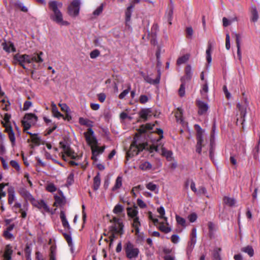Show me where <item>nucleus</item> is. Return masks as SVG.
Listing matches in <instances>:
<instances>
[{
	"label": "nucleus",
	"mask_w": 260,
	"mask_h": 260,
	"mask_svg": "<svg viewBox=\"0 0 260 260\" xmlns=\"http://www.w3.org/2000/svg\"><path fill=\"white\" fill-rule=\"evenodd\" d=\"M236 21H237V18L236 17L232 18L229 20L226 17H223L222 18L223 25L224 27H227L228 26L230 25L233 22Z\"/></svg>",
	"instance_id": "obj_32"
},
{
	"label": "nucleus",
	"mask_w": 260,
	"mask_h": 260,
	"mask_svg": "<svg viewBox=\"0 0 260 260\" xmlns=\"http://www.w3.org/2000/svg\"><path fill=\"white\" fill-rule=\"evenodd\" d=\"M103 10V4H102L100 6H99L93 12V14L94 15L98 16L99 15Z\"/></svg>",
	"instance_id": "obj_61"
},
{
	"label": "nucleus",
	"mask_w": 260,
	"mask_h": 260,
	"mask_svg": "<svg viewBox=\"0 0 260 260\" xmlns=\"http://www.w3.org/2000/svg\"><path fill=\"white\" fill-rule=\"evenodd\" d=\"M208 226L209 229V235L210 238H212L214 237V232L216 230L215 225L211 222H209L208 223Z\"/></svg>",
	"instance_id": "obj_29"
},
{
	"label": "nucleus",
	"mask_w": 260,
	"mask_h": 260,
	"mask_svg": "<svg viewBox=\"0 0 260 260\" xmlns=\"http://www.w3.org/2000/svg\"><path fill=\"white\" fill-rule=\"evenodd\" d=\"M122 177L121 176H118L116 180L115 184L113 187L112 189L114 190L119 188L122 185Z\"/></svg>",
	"instance_id": "obj_41"
},
{
	"label": "nucleus",
	"mask_w": 260,
	"mask_h": 260,
	"mask_svg": "<svg viewBox=\"0 0 260 260\" xmlns=\"http://www.w3.org/2000/svg\"><path fill=\"white\" fill-rule=\"evenodd\" d=\"M251 14V20L253 22H256L258 19V15L255 7H252Z\"/></svg>",
	"instance_id": "obj_28"
},
{
	"label": "nucleus",
	"mask_w": 260,
	"mask_h": 260,
	"mask_svg": "<svg viewBox=\"0 0 260 260\" xmlns=\"http://www.w3.org/2000/svg\"><path fill=\"white\" fill-rule=\"evenodd\" d=\"M176 220L178 224L181 225L183 227L186 226V220L184 218L180 217V216L176 215Z\"/></svg>",
	"instance_id": "obj_43"
},
{
	"label": "nucleus",
	"mask_w": 260,
	"mask_h": 260,
	"mask_svg": "<svg viewBox=\"0 0 260 260\" xmlns=\"http://www.w3.org/2000/svg\"><path fill=\"white\" fill-rule=\"evenodd\" d=\"M86 141L91 147L98 143L97 140L94 136V132L91 128H88L87 132L84 133Z\"/></svg>",
	"instance_id": "obj_6"
},
{
	"label": "nucleus",
	"mask_w": 260,
	"mask_h": 260,
	"mask_svg": "<svg viewBox=\"0 0 260 260\" xmlns=\"http://www.w3.org/2000/svg\"><path fill=\"white\" fill-rule=\"evenodd\" d=\"M60 217L62 222L63 227L70 230L71 229L70 224L66 218L65 213L63 211H61L60 214Z\"/></svg>",
	"instance_id": "obj_22"
},
{
	"label": "nucleus",
	"mask_w": 260,
	"mask_h": 260,
	"mask_svg": "<svg viewBox=\"0 0 260 260\" xmlns=\"http://www.w3.org/2000/svg\"><path fill=\"white\" fill-rule=\"evenodd\" d=\"M123 225L122 223L119 224L114 223L109 228V230L111 232H115L117 234L122 235L123 234Z\"/></svg>",
	"instance_id": "obj_11"
},
{
	"label": "nucleus",
	"mask_w": 260,
	"mask_h": 260,
	"mask_svg": "<svg viewBox=\"0 0 260 260\" xmlns=\"http://www.w3.org/2000/svg\"><path fill=\"white\" fill-rule=\"evenodd\" d=\"M31 137V142L37 145H40V138L37 136L36 134H33L30 132H27Z\"/></svg>",
	"instance_id": "obj_31"
},
{
	"label": "nucleus",
	"mask_w": 260,
	"mask_h": 260,
	"mask_svg": "<svg viewBox=\"0 0 260 260\" xmlns=\"http://www.w3.org/2000/svg\"><path fill=\"white\" fill-rule=\"evenodd\" d=\"M4 127L6 128V131L8 133L9 135V138L10 141L12 143V145H14L15 142V137L12 126H7L6 124H4Z\"/></svg>",
	"instance_id": "obj_13"
},
{
	"label": "nucleus",
	"mask_w": 260,
	"mask_h": 260,
	"mask_svg": "<svg viewBox=\"0 0 260 260\" xmlns=\"http://www.w3.org/2000/svg\"><path fill=\"white\" fill-rule=\"evenodd\" d=\"M51 107L52 112L54 116L58 118L61 117H63V116L58 111L56 105L53 102H52L51 104Z\"/></svg>",
	"instance_id": "obj_26"
},
{
	"label": "nucleus",
	"mask_w": 260,
	"mask_h": 260,
	"mask_svg": "<svg viewBox=\"0 0 260 260\" xmlns=\"http://www.w3.org/2000/svg\"><path fill=\"white\" fill-rule=\"evenodd\" d=\"M63 236L67 241L69 246L71 247V249H72L73 243L71 235L68 234L64 233Z\"/></svg>",
	"instance_id": "obj_47"
},
{
	"label": "nucleus",
	"mask_w": 260,
	"mask_h": 260,
	"mask_svg": "<svg viewBox=\"0 0 260 260\" xmlns=\"http://www.w3.org/2000/svg\"><path fill=\"white\" fill-rule=\"evenodd\" d=\"M12 253L13 250L12 249V247L9 245H7L5 247L4 253L3 254L5 260H11Z\"/></svg>",
	"instance_id": "obj_16"
},
{
	"label": "nucleus",
	"mask_w": 260,
	"mask_h": 260,
	"mask_svg": "<svg viewBox=\"0 0 260 260\" xmlns=\"http://www.w3.org/2000/svg\"><path fill=\"white\" fill-rule=\"evenodd\" d=\"M223 201L225 204L231 207L234 206L236 202L233 196H224Z\"/></svg>",
	"instance_id": "obj_19"
},
{
	"label": "nucleus",
	"mask_w": 260,
	"mask_h": 260,
	"mask_svg": "<svg viewBox=\"0 0 260 260\" xmlns=\"http://www.w3.org/2000/svg\"><path fill=\"white\" fill-rule=\"evenodd\" d=\"M173 5L172 4V2L171 1V5L169 6L168 9L166 12V17L167 18L168 21L170 25L172 24V19L173 14Z\"/></svg>",
	"instance_id": "obj_17"
},
{
	"label": "nucleus",
	"mask_w": 260,
	"mask_h": 260,
	"mask_svg": "<svg viewBox=\"0 0 260 260\" xmlns=\"http://www.w3.org/2000/svg\"><path fill=\"white\" fill-rule=\"evenodd\" d=\"M127 211L128 216L133 219V226L135 229V232L136 234H138L140 232L139 227L141 225V223L137 216L138 214L137 207L134 206L127 208Z\"/></svg>",
	"instance_id": "obj_3"
},
{
	"label": "nucleus",
	"mask_w": 260,
	"mask_h": 260,
	"mask_svg": "<svg viewBox=\"0 0 260 260\" xmlns=\"http://www.w3.org/2000/svg\"><path fill=\"white\" fill-rule=\"evenodd\" d=\"M179 94L180 96H183L185 94V86L184 84L182 83L179 89Z\"/></svg>",
	"instance_id": "obj_63"
},
{
	"label": "nucleus",
	"mask_w": 260,
	"mask_h": 260,
	"mask_svg": "<svg viewBox=\"0 0 260 260\" xmlns=\"http://www.w3.org/2000/svg\"><path fill=\"white\" fill-rule=\"evenodd\" d=\"M146 187L147 189L151 191H155L156 190H158L157 185L152 182L148 183L146 185Z\"/></svg>",
	"instance_id": "obj_55"
},
{
	"label": "nucleus",
	"mask_w": 260,
	"mask_h": 260,
	"mask_svg": "<svg viewBox=\"0 0 260 260\" xmlns=\"http://www.w3.org/2000/svg\"><path fill=\"white\" fill-rule=\"evenodd\" d=\"M152 165L148 161H144L141 162L139 166V168L143 171H146L151 169Z\"/></svg>",
	"instance_id": "obj_33"
},
{
	"label": "nucleus",
	"mask_w": 260,
	"mask_h": 260,
	"mask_svg": "<svg viewBox=\"0 0 260 260\" xmlns=\"http://www.w3.org/2000/svg\"><path fill=\"white\" fill-rule=\"evenodd\" d=\"M30 63L32 62H36L37 63H42L43 61V59L42 57L38 56L37 53H34L31 55H29Z\"/></svg>",
	"instance_id": "obj_24"
},
{
	"label": "nucleus",
	"mask_w": 260,
	"mask_h": 260,
	"mask_svg": "<svg viewBox=\"0 0 260 260\" xmlns=\"http://www.w3.org/2000/svg\"><path fill=\"white\" fill-rule=\"evenodd\" d=\"M189 55L187 54L179 57L177 60V65L180 66L182 64L185 63L189 59Z\"/></svg>",
	"instance_id": "obj_30"
},
{
	"label": "nucleus",
	"mask_w": 260,
	"mask_h": 260,
	"mask_svg": "<svg viewBox=\"0 0 260 260\" xmlns=\"http://www.w3.org/2000/svg\"><path fill=\"white\" fill-rule=\"evenodd\" d=\"M203 142V139L199 138L197 139V143L196 145V152L199 154H201L202 152V143Z\"/></svg>",
	"instance_id": "obj_40"
},
{
	"label": "nucleus",
	"mask_w": 260,
	"mask_h": 260,
	"mask_svg": "<svg viewBox=\"0 0 260 260\" xmlns=\"http://www.w3.org/2000/svg\"><path fill=\"white\" fill-rule=\"evenodd\" d=\"M195 127L197 131V139H199V138H201V139H203V135L204 131L198 124L195 125Z\"/></svg>",
	"instance_id": "obj_46"
},
{
	"label": "nucleus",
	"mask_w": 260,
	"mask_h": 260,
	"mask_svg": "<svg viewBox=\"0 0 260 260\" xmlns=\"http://www.w3.org/2000/svg\"><path fill=\"white\" fill-rule=\"evenodd\" d=\"M22 125L23 126L24 132L27 133V132H26V131L29 129L30 128L32 124L30 123V122L27 121L26 120H25L24 119V120L22 121Z\"/></svg>",
	"instance_id": "obj_49"
},
{
	"label": "nucleus",
	"mask_w": 260,
	"mask_h": 260,
	"mask_svg": "<svg viewBox=\"0 0 260 260\" xmlns=\"http://www.w3.org/2000/svg\"><path fill=\"white\" fill-rule=\"evenodd\" d=\"M24 119L27 121L31 123L32 124H34L38 120L37 116L32 113L26 114L25 115Z\"/></svg>",
	"instance_id": "obj_20"
},
{
	"label": "nucleus",
	"mask_w": 260,
	"mask_h": 260,
	"mask_svg": "<svg viewBox=\"0 0 260 260\" xmlns=\"http://www.w3.org/2000/svg\"><path fill=\"white\" fill-rule=\"evenodd\" d=\"M211 52V45L209 44L208 46V48H207V49L206 50V59L209 63H210L212 60Z\"/></svg>",
	"instance_id": "obj_44"
},
{
	"label": "nucleus",
	"mask_w": 260,
	"mask_h": 260,
	"mask_svg": "<svg viewBox=\"0 0 260 260\" xmlns=\"http://www.w3.org/2000/svg\"><path fill=\"white\" fill-rule=\"evenodd\" d=\"M92 150V159L95 160H96V156L99 153H102L105 149V146H103L101 147H99L97 145V144L95 145H93L91 147Z\"/></svg>",
	"instance_id": "obj_12"
},
{
	"label": "nucleus",
	"mask_w": 260,
	"mask_h": 260,
	"mask_svg": "<svg viewBox=\"0 0 260 260\" xmlns=\"http://www.w3.org/2000/svg\"><path fill=\"white\" fill-rule=\"evenodd\" d=\"M86 141L91 147L98 143L97 140L94 136V132L91 128H88L87 132L84 133Z\"/></svg>",
	"instance_id": "obj_7"
},
{
	"label": "nucleus",
	"mask_w": 260,
	"mask_h": 260,
	"mask_svg": "<svg viewBox=\"0 0 260 260\" xmlns=\"http://www.w3.org/2000/svg\"><path fill=\"white\" fill-rule=\"evenodd\" d=\"M14 60L18 62L24 69H26L24 63H30L29 55L27 54H16L14 57Z\"/></svg>",
	"instance_id": "obj_8"
},
{
	"label": "nucleus",
	"mask_w": 260,
	"mask_h": 260,
	"mask_svg": "<svg viewBox=\"0 0 260 260\" xmlns=\"http://www.w3.org/2000/svg\"><path fill=\"white\" fill-rule=\"evenodd\" d=\"M31 202L33 206L40 209H43L46 212H49L50 208L43 200H37L34 198L31 199Z\"/></svg>",
	"instance_id": "obj_9"
},
{
	"label": "nucleus",
	"mask_w": 260,
	"mask_h": 260,
	"mask_svg": "<svg viewBox=\"0 0 260 260\" xmlns=\"http://www.w3.org/2000/svg\"><path fill=\"white\" fill-rule=\"evenodd\" d=\"M144 149L149 150L150 152L158 151V146L155 145L149 146L147 143H140L138 142L136 138H134L131 144L129 149L126 152V158L128 160L135 155H137L139 152Z\"/></svg>",
	"instance_id": "obj_1"
},
{
	"label": "nucleus",
	"mask_w": 260,
	"mask_h": 260,
	"mask_svg": "<svg viewBox=\"0 0 260 260\" xmlns=\"http://www.w3.org/2000/svg\"><path fill=\"white\" fill-rule=\"evenodd\" d=\"M186 184V185H190L191 190L192 191H193L194 193L197 192V190L196 189V188L195 187V183L192 180H187Z\"/></svg>",
	"instance_id": "obj_56"
},
{
	"label": "nucleus",
	"mask_w": 260,
	"mask_h": 260,
	"mask_svg": "<svg viewBox=\"0 0 260 260\" xmlns=\"http://www.w3.org/2000/svg\"><path fill=\"white\" fill-rule=\"evenodd\" d=\"M152 113L150 108L142 109L139 113L140 117L144 121L147 120L151 116Z\"/></svg>",
	"instance_id": "obj_10"
},
{
	"label": "nucleus",
	"mask_w": 260,
	"mask_h": 260,
	"mask_svg": "<svg viewBox=\"0 0 260 260\" xmlns=\"http://www.w3.org/2000/svg\"><path fill=\"white\" fill-rule=\"evenodd\" d=\"M55 202L54 203V206H58L62 205L64 201V196H55Z\"/></svg>",
	"instance_id": "obj_36"
},
{
	"label": "nucleus",
	"mask_w": 260,
	"mask_h": 260,
	"mask_svg": "<svg viewBox=\"0 0 260 260\" xmlns=\"http://www.w3.org/2000/svg\"><path fill=\"white\" fill-rule=\"evenodd\" d=\"M11 118V115L8 113H6L4 115V120L5 121V123H4L3 121H2V123L4 126V124H6L7 126H11L9 124V120Z\"/></svg>",
	"instance_id": "obj_54"
},
{
	"label": "nucleus",
	"mask_w": 260,
	"mask_h": 260,
	"mask_svg": "<svg viewBox=\"0 0 260 260\" xmlns=\"http://www.w3.org/2000/svg\"><path fill=\"white\" fill-rule=\"evenodd\" d=\"M100 54V51L98 50L95 49L90 52V56L91 58H95L99 56Z\"/></svg>",
	"instance_id": "obj_62"
},
{
	"label": "nucleus",
	"mask_w": 260,
	"mask_h": 260,
	"mask_svg": "<svg viewBox=\"0 0 260 260\" xmlns=\"http://www.w3.org/2000/svg\"><path fill=\"white\" fill-rule=\"evenodd\" d=\"M2 45L4 50H5L6 52H10L15 51V48L14 47V45L12 43H7L5 42L2 44Z\"/></svg>",
	"instance_id": "obj_21"
},
{
	"label": "nucleus",
	"mask_w": 260,
	"mask_h": 260,
	"mask_svg": "<svg viewBox=\"0 0 260 260\" xmlns=\"http://www.w3.org/2000/svg\"><path fill=\"white\" fill-rule=\"evenodd\" d=\"M197 104L199 109L198 111L199 114L200 115L204 114L208 109V105L200 101H197Z\"/></svg>",
	"instance_id": "obj_15"
},
{
	"label": "nucleus",
	"mask_w": 260,
	"mask_h": 260,
	"mask_svg": "<svg viewBox=\"0 0 260 260\" xmlns=\"http://www.w3.org/2000/svg\"><path fill=\"white\" fill-rule=\"evenodd\" d=\"M162 154L166 157L168 159L172 158L173 153L171 151L165 150V149H162Z\"/></svg>",
	"instance_id": "obj_48"
},
{
	"label": "nucleus",
	"mask_w": 260,
	"mask_h": 260,
	"mask_svg": "<svg viewBox=\"0 0 260 260\" xmlns=\"http://www.w3.org/2000/svg\"><path fill=\"white\" fill-rule=\"evenodd\" d=\"M242 251L247 253L250 256H252L253 255V250L251 246H247L242 248Z\"/></svg>",
	"instance_id": "obj_45"
},
{
	"label": "nucleus",
	"mask_w": 260,
	"mask_h": 260,
	"mask_svg": "<svg viewBox=\"0 0 260 260\" xmlns=\"http://www.w3.org/2000/svg\"><path fill=\"white\" fill-rule=\"evenodd\" d=\"M16 5L18 7H19L22 11L24 12H27V11H28L27 8L25 6H23V4L21 3V2H17L16 3Z\"/></svg>",
	"instance_id": "obj_60"
},
{
	"label": "nucleus",
	"mask_w": 260,
	"mask_h": 260,
	"mask_svg": "<svg viewBox=\"0 0 260 260\" xmlns=\"http://www.w3.org/2000/svg\"><path fill=\"white\" fill-rule=\"evenodd\" d=\"M221 251L220 248H216L214 249L213 253V257L214 260H221L220 251Z\"/></svg>",
	"instance_id": "obj_42"
},
{
	"label": "nucleus",
	"mask_w": 260,
	"mask_h": 260,
	"mask_svg": "<svg viewBox=\"0 0 260 260\" xmlns=\"http://www.w3.org/2000/svg\"><path fill=\"white\" fill-rule=\"evenodd\" d=\"M124 250L126 256L129 259L135 258L138 256L139 250L130 241H128L124 245Z\"/></svg>",
	"instance_id": "obj_4"
},
{
	"label": "nucleus",
	"mask_w": 260,
	"mask_h": 260,
	"mask_svg": "<svg viewBox=\"0 0 260 260\" xmlns=\"http://www.w3.org/2000/svg\"><path fill=\"white\" fill-rule=\"evenodd\" d=\"M157 212L160 214V218L164 219L165 220V222H166V224H167V225H168L169 224H168V223L167 222V217L165 216V209H164V207H160L159 208H158L157 209Z\"/></svg>",
	"instance_id": "obj_38"
},
{
	"label": "nucleus",
	"mask_w": 260,
	"mask_h": 260,
	"mask_svg": "<svg viewBox=\"0 0 260 260\" xmlns=\"http://www.w3.org/2000/svg\"><path fill=\"white\" fill-rule=\"evenodd\" d=\"M134 7L135 6H134L133 4H130L129 6L127 8V9L125 11V15L126 20L127 21H128L130 20L131 15H132V10Z\"/></svg>",
	"instance_id": "obj_34"
},
{
	"label": "nucleus",
	"mask_w": 260,
	"mask_h": 260,
	"mask_svg": "<svg viewBox=\"0 0 260 260\" xmlns=\"http://www.w3.org/2000/svg\"><path fill=\"white\" fill-rule=\"evenodd\" d=\"M101 184V179L99 175H97L94 177L93 179V188L94 190H97Z\"/></svg>",
	"instance_id": "obj_37"
},
{
	"label": "nucleus",
	"mask_w": 260,
	"mask_h": 260,
	"mask_svg": "<svg viewBox=\"0 0 260 260\" xmlns=\"http://www.w3.org/2000/svg\"><path fill=\"white\" fill-rule=\"evenodd\" d=\"M159 229L165 233H168L171 231V228L165 225L164 222L160 223Z\"/></svg>",
	"instance_id": "obj_39"
},
{
	"label": "nucleus",
	"mask_w": 260,
	"mask_h": 260,
	"mask_svg": "<svg viewBox=\"0 0 260 260\" xmlns=\"http://www.w3.org/2000/svg\"><path fill=\"white\" fill-rule=\"evenodd\" d=\"M208 91V87L207 83H205L202 87L201 90V93L204 98H207V93Z\"/></svg>",
	"instance_id": "obj_52"
},
{
	"label": "nucleus",
	"mask_w": 260,
	"mask_h": 260,
	"mask_svg": "<svg viewBox=\"0 0 260 260\" xmlns=\"http://www.w3.org/2000/svg\"><path fill=\"white\" fill-rule=\"evenodd\" d=\"M234 37L236 38V43L237 47L238 46H240V42H241V36L240 34L234 32L233 33Z\"/></svg>",
	"instance_id": "obj_58"
},
{
	"label": "nucleus",
	"mask_w": 260,
	"mask_h": 260,
	"mask_svg": "<svg viewBox=\"0 0 260 260\" xmlns=\"http://www.w3.org/2000/svg\"><path fill=\"white\" fill-rule=\"evenodd\" d=\"M49 8L52 12L50 15V19L57 24L62 25H69V23L63 19V15L59 8L62 6V4L56 1H50L48 3Z\"/></svg>",
	"instance_id": "obj_2"
},
{
	"label": "nucleus",
	"mask_w": 260,
	"mask_h": 260,
	"mask_svg": "<svg viewBox=\"0 0 260 260\" xmlns=\"http://www.w3.org/2000/svg\"><path fill=\"white\" fill-rule=\"evenodd\" d=\"M185 76L182 79V80H189L192 76L191 67L190 65H187L185 68Z\"/></svg>",
	"instance_id": "obj_23"
},
{
	"label": "nucleus",
	"mask_w": 260,
	"mask_h": 260,
	"mask_svg": "<svg viewBox=\"0 0 260 260\" xmlns=\"http://www.w3.org/2000/svg\"><path fill=\"white\" fill-rule=\"evenodd\" d=\"M131 89V86L129 85L128 86V88L126 89H125L123 90L119 95V98L120 99H124L125 96L129 92V90Z\"/></svg>",
	"instance_id": "obj_53"
},
{
	"label": "nucleus",
	"mask_w": 260,
	"mask_h": 260,
	"mask_svg": "<svg viewBox=\"0 0 260 260\" xmlns=\"http://www.w3.org/2000/svg\"><path fill=\"white\" fill-rule=\"evenodd\" d=\"M188 218L189 220L190 221V222H193L197 219V215L195 213H192L190 214L189 215H188Z\"/></svg>",
	"instance_id": "obj_64"
},
{
	"label": "nucleus",
	"mask_w": 260,
	"mask_h": 260,
	"mask_svg": "<svg viewBox=\"0 0 260 260\" xmlns=\"http://www.w3.org/2000/svg\"><path fill=\"white\" fill-rule=\"evenodd\" d=\"M160 73L159 71H158V74L157 77L153 79H152L150 76H146L144 77V80L150 84L153 85L158 84L160 82Z\"/></svg>",
	"instance_id": "obj_14"
},
{
	"label": "nucleus",
	"mask_w": 260,
	"mask_h": 260,
	"mask_svg": "<svg viewBox=\"0 0 260 260\" xmlns=\"http://www.w3.org/2000/svg\"><path fill=\"white\" fill-rule=\"evenodd\" d=\"M80 3L79 0H74L69 6L68 13L72 17H76L78 15L80 10Z\"/></svg>",
	"instance_id": "obj_5"
},
{
	"label": "nucleus",
	"mask_w": 260,
	"mask_h": 260,
	"mask_svg": "<svg viewBox=\"0 0 260 260\" xmlns=\"http://www.w3.org/2000/svg\"><path fill=\"white\" fill-rule=\"evenodd\" d=\"M79 121L80 124L87 126L89 128H91L93 126V122L86 118L81 117L79 118Z\"/></svg>",
	"instance_id": "obj_25"
},
{
	"label": "nucleus",
	"mask_w": 260,
	"mask_h": 260,
	"mask_svg": "<svg viewBox=\"0 0 260 260\" xmlns=\"http://www.w3.org/2000/svg\"><path fill=\"white\" fill-rule=\"evenodd\" d=\"M66 154L72 159H75L77 156V154L71 148L66 152Z\"/></svg>",
	"instance_id": "obj_57"
},
{
	"label": "nucleus",
	"mask_w": 260,
	"mask_h": 260,
	"mask_svg": "<svg viewBox=\"0 0 260 260\" xmlns=\"http://www.w3.org/2000/svg\"><path fill=\"white\" fill-rule=\"evenodd\" d=\"M123 210V207L121 205L117 204L116 205L113 209V212L115 214H119L122 212Z\"/></svg>",
	"instance_id": "obj_51"
},
{
	"label": "nucleus",
	"mask_w": 260,
	"mask_h": 260,
	"mask_svg": "<svg viewBox=\"0 0 260 260\" xmlns=\"http://www.w3.org/2000/svg\"><path fill=\"white\" fill-rule=\"evenodd\" d=\"M3 236L8 240H11L14 238L13 234L11 232H9L7 230H5L3 233Z\"/></svg>",
	"instance_id": "obj_50"
},
{
	"label": "nucleus",
	"mask_w": 260,
	"mask_h": 260,
	"mask_svg": "<svg viewBox=\"0 0 260 260\" xmlns=\"http://www.w3.org/2000/svg\"><path fill=\"white\" fill-rule=\"evenodd\" d=\"M171 240L174 244H177L180 241V237L177 235H173L171 237Z\"/></svg>",
	"instance_id": "obj_59"
},
{
	"label": "nucleus",
	"mask_w": 260,
	"mask_h": 260,
	"mask_svg": "<svg viewBox=\"0 0 260 260\" xmlns=\"http://www.w3.org/2000/svg\"><path fill=\"white\" fill-rule=\"evenodd\" d=\"M196 243V241L192 240H190V241L188 243V246L186 248V253L187 255H189L191 253L192 251L194 245Z\"/></svg>",
	"instance_id": "obj_35"
},
{
	"label": "nucleus",
	"mask_w": 260,
	"mask_h": 260,
	"mask_svg": "<svg viewBox=\"0 0 260 260\" xmlns=\"http://www.w3.org/2000/svg\"><path fill=\"white\" fill-rule=\"evenodd\" d=\"M154 124L151 123H147L145 125H142L139 129V132L140 133H143L146 132L147 130H151L152 129Z\"/></svg>",
	"instance_id": "obj_27"
},
{
	"label": "nucleus",
	"mask_w": 260,
	"mask_h": 260,
	"mask_svg": "<svg viewBox=\"0 0 260 260\" xmlns=\"http://www.w3.org/2000/svg\"><path fill=\"white\" fill-rule=\"evenodd\" d=\"M246 105H241L240 103H238L237 105V107L240 112V116L242 119V121L245 120L244 117L246 114V107L247 106V104L246 103Z\"/></svg>",
	"instance_id": "obj_18"
}]
</instances>
